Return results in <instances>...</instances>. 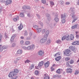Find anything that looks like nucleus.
Masks as SVG:
<instances>
[{"instance_id":"obj_1","label":"nucleus","mask_w":79,"mask_h":79,"mask_svg":"<svg viewBox=\"0 0 79 79\" xmlns=\"http://www.w3.org/2000/svg\"><path fill=\"white\" fill-rule=\"evenodd\" d=\"M17 76L18 74L14 72H10L8 75L9 77H13V79H17V78L18 77Z\"/></svg>"},{"instance_id":"obj_2","label":"nucleus","mask_w":79,"mask_h":79,"mask_svg":"<svg viewBox=\"0 0 79 79\" xmlns=\"http://www.w3.org/2000/svg\"><path fill=\"white\" fill-rule=\"evenodd\" d=\"M69 40V35L67 34L66 35L63 36L61 38V40Z\"/></svg>"},{"instance_id":"obj_3","label":"nucleus","mask_w":79,"mask_h":79,"mask_svg":"<svg viewBox=\"0 0 79 79\" xmlns=\"http://www.w3.org/2000/svg\"><path fill=\"white\" fill-rule=\"evenodd\" d=\"M61 18L62 23H65V22H66V20L65 19L66 15H65V14H61Z\"/></svg>"},{"instance_id":"obj_4","label":"nucleus","mask_w":79,"mask_h":79,"mask_svg":"<svg viewBox=\"0 0 79 79\" xmlns=\"http://www.w3.org/2000/svg\"><path fill=\"white\" fill-rule=\"evenodd\" d=\"M47 38L44 36L43 38H42L40 40V43H41V44H44V43H45L46 41H47Z\"/></svg>"},{"instance_id":"obj_5","label":"nucleus","mask_w":79,"mask_h":79,"mask_svg":"<svg viewBox=\"0 0 79 79\" xmlns=\"http://www.w3.org/2000/svg\"><path fill=\"white\" fill-rule=\"evenodd\" d=\"M71 52V51L69 49L66 50L65 52H64V55H65L66 56H69V54H70V52Z\"/></svg>"},{"instance_id":"obj_6","label":"nucleus","mask_w":79,"mask_h":79,"mask_svg":"<svg viewBox=\"0 0 79 79\" xmlns=\"http://www.w3.org/2000/svg\"><path fill=\"white\" fill-rule=\"evenodd\" d=\"M38 54L39 56H44V52L42 50H40L39 51Z\"/></svg>"},{"instance_id":"obj_7","label":"nucleus","mask_w":79,"mask_h":79,"mask_svg":"<svg viewBox=\"0 0 79 79\" xmlns=\"http://www.w3.org/2000/svg\"><path fill=\"white\" fill-rule=\"evenodd\" d=\"M69 48L72 51H74V52H75V53H76V52H77V49H76V48H75V47H73L72 46H70L69 47Z\"/></svg>"},{"instance_id":"obj_8","label":"nucleus","mask_w":79,"mask_h":79,"mask_svg":"<svg viewBox=\"0 0 79 79\" xmlns=\"http://www.w3.org/2000/svg\"><path fill=\"white\" fill-rule=\"evenodd\" d=\"M12 3V1L11 0H7L6 2L5 5L6 6L11 4Z\"/></svg>"},{"instance_id":"obj_9","label":"nucleus","mask_w":79,"mask_h":79,"mask_svg":"<svg viewBox=\"0 0 79 79\" xmlns=\"http://www.w3.org/2000/svg\"><path fill=\"white\" fill-rule=\"evenodd\" d=\"M72 44L73 45H79V41H74L72 43Z\"/></svg>"},{"instance_id":"obj_10","label":"nucleus","mask_w":79,"mask_h":79,"mask_svg":"<svg viewBox=\"0 0 79 79\" xmlns=\"http://www.w3.org/2000/svg\"><path fill=\"white\" fill-rule=\"evenodd\" d=\"M61 59V56H59L56 57L55 58V60L56 61H60Z\"/></svg>"},{"instance_id":"obj_11","label":"nucleus","mask_w":79,"mask_h":79,"mask_svg":"<svg viewBox=\"0 0 79 79\" xmlns=\"http://www.w3.org/2000/svg\"><path fill=\"white\" fill-rule=\"evenodd\" d=\"M16 34H14L11 37L10 39V41L11 42H13L14 40V39H15V37H16Z\"/></svg>"},{"instance_id":"obj_12","label":"nucleus","mask_w":79,"mask_h":79,"mask_svg":"<svg viewBox=\"0 0 79 79\" xmlns=\"http://www.w3.org/2000/svg\"><path fill=\"white\" fill-rule=\"evenodd\" d=\"M73 70L71 69H67L66 72L68 73H72Z\"/></svg>"},{"instance_id":"obj_13","label":"nucleus","mask_w":79,"mask_h":79,"mask_svg":"<svg viewBox=\"0 0 79 79\" xmlns=\"http://www.w3.org/2000/svg\"><path fill=\"white\" fill-rule=\"evenodd\" d=\"M50 64V62L49 61H48L47 62L45 63L44 65L45 66V68H48L49 66V64Z\"/></svg>"},{"instance_id":"obj_14","label":"nucleus","mask_w":79,"mask_h":79,"mask_svg":"<svg viewBox=\"0 0 79 79\" xmlns=\"http://www.w3.org/2000/svg\"><path fill=\"white\" fill-rule=\"evenodd\" d=\"M49 34V31L48 30L46 31L45 33L44 37H47H47H48V35Z\"/></svg>"},{"instance_id":"obj_15","label":"nucleus","mask_w":79,"mask_h":79,"mask_svg":"<svg viewBox=\"0 0 79 79\" xmlns=\"http://www.w3.org/2000/svg\"><path fill=\"white\" fill-rule=\"evenodd\" d=\"M55 20L56 22H58L59 21V19L58 18V15L56 14V15L55 16Z\"/></svg>"},{"instance_id":"obj_16","label":"nucleus","mask_w":79,"mask_h":79,"mask_svg":"<svg viewBox=\"0 0 79 79\" xmlns=\"http://www.w3.org/2000/svg\"><path fill=\"white\" fill-rule=\"evenodd\" d=\"M74 35L72 34H71L70 35L69 39L71 40H72L74 39Z\"/></svg>"},{"instance_id":"obj_17","label":"nucleus","mask_w":79,"mask_h":79,"mask_svg":"<svg viewBox=\"0 0 79 79\" xmlns=\"http://www.w3.org/2000/svg\"><path fill=\"white\" fill-rule=\"evenodd\" d=\"M31 7L29 6H24L23 7V10H26V9H29Z\"/></svg>"},{"instance_id":"obj_18","label":"nucleus","mask_w":79,"mask_h":79,"mask_svg":"<svg viewBox=\"0 0 79 79\" xmlns=\"http://www.w3.org/2000/svg\"><path fill=\"white\" fill-rule=\"evenodd\" d=\"M17 54H21L23 53V51L21 49H19L18 50L17 52Z\"/></svg>"},{"instance_id":"obj_19","label":"nucleus","mask_w":79,"mask_h":79,"mask_svg":"<svg viewBox=\"0 0 79 79\" xmlns=\"http://www.w3.org/2000/svg\"><path fill=\"white\" fill-rule=\"evenodd\" d=\"M44 61H41L38 64L40 65L41 67H42V66H43V65H44Z\"/></svg>"},{"instance_id":"obj_20","label":"nucleus","mask_w":79,"mask_h":79,"mask_svg":"<svg viewBox=\"0 0 79 79\" xmlns=\"http://www.w3.org/2000/svg\"><path fill=\"white\" fill-rule=\"evenodd\" d=\"M61 54V53L60 52H58L57 53L55 54L54 55L55 57H56V56H59V55H60Z\"/></svg>"},{"instance_id":"obj_21","label":"nucleus","mask_w":79,"mask_h":79,"mask_svg":"<svg viewBox=\"0 0 79 79\" xmlns=\"http://www.w3.org/2000/svg\"><path fill=\"white\" fill-rule=\"evenodd\" d=\"M46 16L47 18L48 19V20H50L51 19V18L50 17V15L48 14H46Z\"/></svg>"},{"instance_id":"obj_22","label":"nucleus","mask_w":79,"mask_h":79,"mask_svg":"<svg viewBox=\"0 0 79 79\" xmlns=\"http://www.w3.org/2000/svg\"><path fill=\"white\" fill-rule=\"evenodd\" d=\"M44 75L45 76L44 79H50V77L49 76L46 75V74H45Z\"/></svg>"},{"instance_id":"obj_23","label":"nucleus","mask_w":79,"mask_h":79,"mask_svg":"<svg viewBox=\"0 0 79 79\" xmlns=\"http://www.w3.org/2000/svg\"><path fill=\"white\" fill-rule=\"evenodd\" d=\"M18 28L19 30H21L22 29H23V24H20V26L18 27Z\"/></svg>"},{"instance_id":"obj_24","label":"nucleus","mask_w":79,"mask_h":79,"mask_svg":"<svg viewBox=\"0 0 79 79\" xmlns=\"http://www.w3.org/2000/svg\"><path fill=\"white\" fill-rule=\"evenodd\" d=\"M31 50H34L35 48V46L33 44L32 45L30 46Z\"/></svg>"},{"instance_id":"obj_25","label":"nucleus","mask_w":79,"mask_h":79,"mask_svg":"<svg viewBox=\"0 0 79 79\" xmlns=\"http://www.w3.org/2000/svg\"><path fill=\"white\" fill-rule=\"evenodd\" d=\"M56 42L57 44H61L62 42L60 40H58L56 41Z\"/></svg>"},{"instance_id":"obj_26","label":"nucleus","mask_w":79,"mask_h":79,"mask_svg":"<svg viewBox=\"0 0 79 79\" xmlns=\"http://www.w3.org/2000/svg\"><path fill=\"white\" fill-rule=\"evenodd\" d=\"M36 31L37 32H40L42 31V29L41 28H37L36 29Z\"/></svg>"},{"instance_id":"obj_27","label":"nucleus","mask_w":79,"mask_h":79,"mask_svg":"<svg viewBox=\"0 0 79 79\" xmlns=\"http://www.w3.org/2000/svg\"><path fill=\"white\" fill-rule=\"evenodd\" d=\"M51 43V40H48L46 42V45H49Z\"/></svg>"},{"instance_id":"obj_28","label":"nucleus","mask_w":79,"mask_h":79,"mask_svg":"<svg viewBox=\"0 0 79 79\" xmlns=\"http://www.w3.org/2000/svg\"><path fill=\"white\" fill-rule=\"evenodd\" d=\"M19 19V17H17L16 18H14L13 19L14 21H16Z\"/></svg>"},{"instance_id":"obj_29","label":"nucleus","mask_w":79,"mask_h":79,"mask_svg":"<svg viewBox=\"0 0 79 79\" xmlns=\"http://www.w3.org/2000/svg\"><path fill=\"white\" fill-rule=\"evenodd\" d=\"M41 67L38 64V66H35V69H39Z\"/></svg>"},{"instance_id":"obj_30","label":"nucleus","mask_w":79,"mask_h":79,"mask_svg":"<svg viewBox=\"0 0 79 79\" xmlns=\"http://www.w3.org/2000/svg\"><path fill=\"white\" fill-rule=\"evenodd\" d=\"M14 72L15 73H16V74H18V73L19 72V71H18V69H14V71L13 72Z\"/></svg>"},{"instance_id":"obj_31","label":"nucleus","mask_w":79,"mask_h":79,"mask_svg":"<svg viewBox=\"0 0 79 79\" xmlns=\"http://www.w3.org/2000/svg\"><path fill=\"white\" fill-rule=\"evenodd\" d=\"M79 74V70H76L74 73V74L75 75H76L77 74Z\"/></svg>"},{"instance_id":"obj_32","label":"nucleus","mask_w":79,"mask_h":79,"mask_svg":"<svg viewBox=\"0 0 79 79\" xmlns=\"http://www.w3.org/2000/svg\"><path fill=\"white\" fill-rule=\"evenodd\" d=\"M77 25H74L72 27V29H76V28H77Z\"/></svg>"},{"instance_id":"obj_33","label":"nucleus","mask_w":79,"mask_h":79,"mask_svg":"<svg viewBox=\"0 0 79 79\" xmlns=\"http://www.w3.org/2000/svg\"><path fill=\"white\" fill-rule=\"evenodd\" d=\"M34 67V64H32L31 66L30 67L29 69H32Z\"/></svg>"},{"instance_id":"obj_34","label":"nucleus","mask_w":79,"mask_h":79,"mask_svg":"<svg viewBox=\"0 0 79 79\" xmlns=\"http://www.w3.org/2000/svg\"><path fill=\"white\" fill-rule=\"evenodd\" d=\"M56 72L58 74H60V69H59L56 70Z\"/></svg>"},{"instance_id":"obj_35","label":"nucleus","mask_w":79,"mask_h":79,"mask_svg":"<svg viewBox=\"0 0 79 79\" xmlns=\"http://www.w3.org/2000/svg\"><path fill=\"white\" fill-rule=\"evenodd\" d=\"M77 19H78V17H76V19H74V20L73 21V23H74L77 20Z\"/></svg>"},{"instance_id":"obj_36","label":"nucleus","mask_w":79,"mask_h":79,"mask_svg":"<svg viewBox=\"0 0 79 79\" xmlns=\"http://www.w3.org/2000/svg\"><path fill=\"white\" fill-rule=\"evenodd\" d=\"M35 73L36 75H38V74H39V71L36 70L35 71Z\"/></svg>"},{"instance_id":"obj_37","label":"nucleus","mask_w":79,"mask_h":79,"mask_svg":"<svg viewBox=\"0 0 79 79\" xmlns=\"http://www.w3.org/2000/svg\"><path fill=\"white\" fill-rule=\"evenodd\" d=\"M25 44L26 45H30L31 44V42L29 41H27L26 42Z\"/></svg>"},{"instance_id":"obj_38","label":"nucleus","mask_w":79,"mask_h":79,"mask_svg":"<svg viewBox=\"0 0 79 79\" xmlns=\"http://www.w3.org/2000/svg\"><path fill=\"white\" fill-rule=\"evenodd\" d=\"M20 17H24V14L23 13H21L20 14Z\"/></svg>"},{"instance_id":"obj_39","label":"nucleus","mask_w":79,"mask_h":79,"mask_svg":"<svg viewBox=\"0 0 79 79\" xmlns=\"http://www.w3.org/2000/svg\"><path fill=\"white\" fill-rule=\"evenodd\" d=\"M72 18H73L74 19L75 18V17H76V15H74V13H72Z\"/></svg>"},{"instance_id":"obj_40","label":"nucleus","mask_w":79,"mask_h":79,"mask_svg":"<svg viewBox=\"0 0 79 79\" xmlns=\"http://www.w3.org/2000/svg\"><path fill=\"white\" fill-rule=\"evenodd\" d=\"M45 32V29H43L42 31V34H44Z\"/></svg>"},{"instance_id":"obj_41","label":"nucleus","mask_w":79,"mask_h":79,"mask_svg":"<svg viewBox=\"0 0 79 79\" xmlns=\"http://www.w3.org/2000/svg\"><path fill=\"white\" fill-rule=\"evenodd\" d=\"M3 36L2 35V34L0 33V42H1V40H2V37Z\"/></svg>"},{"instance_id":"obj_42","label":"nucleus","mask_w":79,"mask_h":79,"mask_svg":"<svg viewBox=\"0 0 79 79\" xmlns=\"http://www.w3.org/2000/svg\"><path fill=\"white\" fill-rule=\"evenodd\" d=\"M50 2L51 5H52V6H53V5H54L55 4L54 3H53V2L50 1Z\"/></svg>"},{"instance_id":"obj_43","label":"nucleus","mask_w":79,"mask_h":79,"mask_svg":"<svg viewBox=\"0 0 79 79\" xmlns=\"http://www.w3.org/2000/svg\"><path fill=\"white\" fill-rule=\"evenodd\" d=\"M29 62H31V61H30V60H27L26 61H25V63H29Z\"/></svg>"},{"instance_id":"obj_44","label":"nucleus","mask_w":79,"mask_h":79,"mask_svg":"<svg viewBox=\"0 0 79 79\" xmlns=\"http://www.w3.org/2000/svg\"><path fill=\"white\" fill-rule=\"evenodd\" d=\"M2 48H3V49H6V48H7V47L6 46H3L2 47Z\"/></svg>"},{"instance_id":"obj_45","label":"nucleus","mask_w":79,"mask_h":79,"mask_svg":"<svg viewBox=\"0 0 79 79\" xmlns=\"http://www.w3.org/2000/svg\"><path fill=\"white\" fill-rule=\"evenodd\" d=\"M41 1L42 3H46L45 0H41Z\"/></svg>"},{"instance_id":"obj_46","label":"nucleus","mask_w":79,"mask_h":79,"mask_svg":"<svg viewBox=\"0 0 79 79\" xmlns=\"http://www.w3.org/2000/svg\"><path fill=\"white\" fill-rule=\"evenodd\" d=\"M70 60V58L66 57L65 58L66 61H68V60Z\"/></svg>"},{"instance_id":"obj_47","label":"nucleus","mask_w":79,"mask_h":79,"mask_svg":"<svg viewBox=\"0 0 79 79\" xmlns=\"http://www.w3.org/2000/svg\"><path fill=\"white\" fill-rule=\"evenodd\" d=\"M2 51H3V48L2 47H0V52H2Z\"/></svg>"},{"instance_id":"obj_48","label":"nucleus","mask_w":79,"mask_h":79,"mask_svg":"<svg viewBox=\"0 0 79 79\" xmlns=\"http://www.w3.org/2000/svg\"><path fill=\"white\" fill-rule=\"evenodd\" d=\"M60 3L61 5H63V4H64V2L62 1H61L60 2Z\"/></svg>"},{"instance_id":"obj_49","label":"nucleus","mask_w":79,"mask_h":79,"mask_svg":"<svg viewBox=\"0 0 79 79\" xmlns=\"http://www.w3.org/2000/svg\"><path fill=\"white\" fill-rule=\"evenodd\" d=\"M74 61L73 60H71L70 62V64H73V63Z\"/></svg>"},{"instance_id":"obj_50","label":"nucleus","mask_w":79,"mask_h":79,"mask_svg":"<svg viewBox=\"0 0 79 79\" xmlns=\"http://www.w3.org/2000/svg\"><path fill=\"white\" fill-rule=\"evenodd\" d=\"M25 36H26L27 35V32L25 31V33L24 34Z\"/></svg>"},{"instance_id":"obj_51","label":"nucleus","mask_w":79,"mask_h":79,"mask_svg":"<svg viewBox=\"0 0 79 79\" xmlns=\"http://www.w3.org/2000/svg\"><path fill=\"white\" fill-rule=\"evenodd\" d=\"M27 49L28 50H31V46H29L27 47Z\"/></svg>"},{"instance_id":"obj_52","label":"nucleus","mask_w":79,"mask_h":79,"mask_svg":"<svg viewBox=\"0 0 79 79\" xmlns=\"http://www.w3.org/2000/svg\"><path fill=\"white\" fill-rule=\"evenodd\" d=\"M15 46H16V44H15L13 43V44H12V47H15Z\"/></svg>"},{"instance_id":"obj_53","label":"nucleus","mask_w":79,"mask_h":79,"mask_svg":"<svg viewBox=\"0 0 79 79\" xmlns=\"http://www.w3.org/2000/svg\"><path fill=\"white\" fill-rule=\"evenodd\" d=\"M51 71H54L55 70V68H53V67H51Z\"/></svg>"},{"instance_id":"obj_54","label":"nucleus","mask_w":79,"mask_h":79,"mask_svg":"<svg viewBox=\"0 0 79 79\" xmlns=\"http://www.w3.org/2000/svg\"><path fill=\"white\" fill-rule=\"evenodd\" d=\"M66 64L67 65V66H68V67H70V65L69 64L68 62H67Z\"/></svg>"},{"instance_id":"obj_55","label":"nucleus","mask_w":79,"mask_h":79,"mask_svg":"<svg viewBox=\"0 0 79 79\" xmlns=\"http://www.w3.org/2000/svg\"><path fill=\"white\" fill-rule=\"evenodd\" d=\"M24 43V41L23 40H21L20 41V44H23Z\"/></svg>"},{"instance_id":"obj_56","label":"nucleus","mask_w":79,"mask_h":79,"mask_svg":"<svg viewBox=\"0 0 79 79\" xmlns=\"http://www.w3.org/2000/svg\"><path fill=\"white\" fill-rule=\"evenodd\" d=\"M70 4V3H69V2H66L65 3L66 5H69V4Z\"/></svg>"},{"instance_id":"obj_57","label":"nucleus","mask_w":79,"mask_h":79,"mask_svg":"<svg viewBox=\"0 0 79 79\" xmlns=\"http://www.w3.org/2000/svg\"><path fill=\"white\" fill-rule=\"evenodd\" d=\"M29 34L30 37H31V36H32V33L31 32H30Z\"/></svg>"},{"instance_id":"obj_58","label":"nucleus","mask_w":79,"mask_h":79,"mask_svg":"<svg viewBox=\"0 0 79 79\" xmlns=\"http://www.w3.org/2000/svg\"><path fill=\"white\" fill-rule=\"evenodd\" d=\"M2 11V8L0 7V13Z\"/></svg>"},{"instance_id":"obj_59","label":"nucleus","mask_w":79,"mask_h":79,"mask_svg":"<svg viewBox=\"0 0 79 79\" xmlns=\"http://www.w3.org/2000/svg\"><path fill=\"white\" fill-rule=\"evenodd\" d=\"M23 48H24V50H26V49L27 48L26 47H23Z\"/></svg>"},{"instance_id":"obj_60","label":"nucleus","mask_w":79,"mask_h":79,"mask_svg":"<svg viewBox=\"0 0 79 79\" xmlns=\"http://www.w3.org/2000/svg\"><path fill=\"white\" fill-rule=\"evenodd\" d=\"M76 37H77V38H79V35L76 34Z\"/></svg>"},{"instance_id":"obj_61","label":"nucleus","mask_w":79,"mask_h":79,"mask_svg":"<svg viewBox=\"0 0 79 79\" xmlns=\"http://www.w3.org/2000/svg\"><path fill=\"white\" fill-rule=\"evenodd\" d=\"M18 60H19V57H18V58H17V59H16V61H18Z\"/></svg>"},{"instance_id":"obj_62","label":"nucleus","mask_w":79,"mask_h":79,"mask_svg":"<svg viewBox=\"0 0 79 79\" xmlns=\"http://www.w3.org/2000/svg\"><path fill=\"white\" fill-rule=\"evenodd\" d=\"M31 79H34V78L33 77H31Z\"/></svg>"},{"instance_id":"obj_63","label":"nucleus","mask_w":79,"mask_h":79,"mask_svg":"<svg viewBox=\"0 0 79 79\" xmlns=\"http://www.w3.org/2000/svg\"><path fill=\"white\" fill-rule=\"evenodd\" d=\"M21 39H24V37H23V36H21Z\"/></svg>"},{"instance_id":"obj_64","label":"nucleus","mask_w":79,"mask_h":79,"mask_svg":"<svg viewBox=\"0 0 79 79\" xmlns=\"http://www.w3.org/2000/svg\"><path fill=\"white\" fill-rule=\"evenodd\" d=\"M77 4L78 5H79V0L78 1Z\"/></svg>"}]
</instances>
